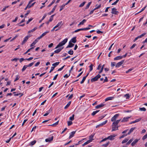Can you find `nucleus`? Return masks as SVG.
Returning a JSON list of instances; mask_svg holds the SVG:
<instances>
[{
	"mask_svg": "<svg viewBox=\"0 0 147 147\" xmlns=\"http://www.w3.org/2000/svg\"><path fill=\"white\" fill-rule=\"evenodd\" d=\"M119 116V114H116L111 119V121L113 122L112 125V131L118 129V123L119 122V120L117 119Z\"/></svg>",
	"mask_w": 147,
	"mask_h": 147,
	"instance_id": "obj_1",
	"label": "nucleus"
},
{
	"mask_svg": "<svg viewBox=\"0 0 147 147\" xmlns=\"http://www.w3.org/2000/svg\"><path fill=\"white\" fill-rule=\"evenodd\" d=\"M67 39L65 38L63 41L60 42L55 48V49H56L59 48L58 49L55 50L54 51V53H59L63 48V47H61L64 45L67 42Z\"/></svg>",
	"mask_w": 147,
	"mask_h": 147,
	"instance_id": "obj_2",
	"label": "nucleus"
},
{
	"mask_svg": "<svg viewBox=\"0 0 147 147\" xmlns=\"http://www.w3.org/2000/svg\"><path fill=\"white\" fill-rule=\"evenodd\" d=\"M111 66L112 67L115 66L116 67H119V62L117 63L116 62H111Z\"/></svg>",
	"mask_w": 147,
	"mask_h": 147,
	"instance_id": "obj_3",
	"label": "nucleus"
},
{
	"mask_svg": "<svg viewBox=\"0 0 147 147\" xmlns=\"http://www.w3.org/2000/svg\"><path fill=\"white\" fill-rule=\"evenodd\" d=\"M100 77V76L99 74H98L97 76H95L94 78L91 79V81L92 82H93L95 81H97L98 79Z\"/></svg>",
	"mask_w": 147,
	"mask_h": 147,
	"instance_id": "obj_4",
	"label": "nucleus"
},
{
	"mask_svg": "<svg viewBox=\"0 0 147 147\" xmlns=\"http://www.w3.org/2000/svg\"><path fill=\"white\" fill-rule=\"evenodd\" d=\"M49 31H47L44 33H43L42 35L40 36L38 38V39H40L41 38H42V37L45 36L47 33H49Z\"/></svg>",
	"mask_w": 147,
	"mask_h": 147,
	"instance_id": "obj_5",
	"label": "nucleus"
},
{
	"mask_svg": "<svg viewBox=\"0 0 147 147\" xmlns=\"http://www.w3.org/2000/svg\"><path fill=\"white\" fill-rule=\"evenodd\" d=\"M30 37V36H26L24 38V40L22 41V45H23L24 44L27 40L28 39V38Z\"/></svg>",
	"mask_w": 147,
	"mask_h": 147,
	"instance_id": "obj_6",
	"label": "nucleus"
},
{
	"mask_svg": "<svg viewBox=\"0 0 147 147\" xmlns=\"http://www.w3.org/2000/svg\"><path fill=\"white\" fill-rule=\"evenodd\" d=\"M111 13L113 14H118V12L117 11V9L116 8H113L112 9Z\"/></svg>",
	"mask_w": 147,
	"mask_h": 147,
	"instance_id": "obj_7",
	"label": "nucleus"
},
{
	"mask_svg": "<svg viewBox=\"0 0 147 147\" xmlns=\"http://www.w3.org/2000/svg\"><path fill=\"white\" fill-rule=\"evenodd\" d=\"M131 117H124L123 119L121 120V122H127L128 120V119L130 118Z\"/></svg>",
	"mask_w": 147,
	"mask_h": 147,
	"instance_id": "obj_8",
	"label": "nucleus"
},
{
	"mask_svg": "<svg viewBox=\"0 0 147 147\" xmlns=\"http://www.w3.org/2000/svg\"><path fill=\"white\" fill-rule=\"evenodd\" d=\"M116 135L115 134L111 135L108 137H107L108 139H109L110 140H112L114 139V138L116 136Z\"/></svg>",
	"mask_w": 147,
	"mask_h": 147,
	"instance_id": "obj_9",
	"label": "nucleus"
},
{
	"mask_svg": "<svg viewBox=\"0 0 147 147\" xmlns=\"http://www.w3.org/2000/svg\"><path fill=\"white\" fill-rule=\"evenodd\" d=\"M39 40V39H38V38L35 39L34 41L30 45V46L32 47L33 46H34L35 44L38 41V40Z\"/></svg>",
	"mask_w": 147,
	"mask_h": 147,
	"instance_id": "obj_10",
	"label": "nucleus"
},
{
	"mask_svg": "<svg viewBox=\"0 0 147 147\" xmlns=\"http://www.w3.org/2000/svg\"><path fill=\"white\" fill-rule=\"evenodd\" d=\"M76 131H73L71 132L69 134V138L70 139L72 137H73L75 134Z\"/></svg>",
	"mask_w": 147,
	"mask_h": 147,
	"instance_id": "obj_11",
	"label": "nucleus"
},
{
	"mask_svg": "<svg viewBox=\"0 0 147 147\" xmlns=\"http://www.w3.org/2000/svg\"><path fill=\"white\" fill-rule=\"evenodd\" d=\"M63 24H62V22L61 21L59 22L57 24L56 26H55L56 28L58 27H59L60 28L62 26Z\"/></svg>",
	"mask_w": 147,
	"mask_h": 147,
	"instance_id": "obj_12",
	"label": "nucleus"
},
{
	"mask_svg": "<svg viewBox=\"0 0 147 147\" xmlns=\"http://www.w3.org/2000/svg\"><path fill=\"white\" fill-rule=\"evenodd\" d=\"M141 120V118H140L139 119H136L135 121L131 122L129 123V124H132V123H136V122L139 121Z\"/></svg>",
	"mask_w": 147,
	"mask_h": 147,
	"instance_id": "obj_13",
	"label": "nucleus"
},
{
	"mask_svg": "<svg viewBox=\"0 0 147 147\" xmlns=\"http://www.w3.org/2000/svg\"><path fill=\"white\" fill-rule=\"evenodd\" d=\"M53 136H52L51 138H49L45 139V141L46 142H49L52 141L53 140Z\"/></svg>",
	"mask_w": 147,
	"mask_h": 147,
	"instance_id": "obj_14",
	"label": "nucleus"
},
{
	"mask_svg": "<svg viewBox=\"0 0 147 147\" xmlns=\"http://www.w3.org/2000/svg\"><path fill=\"white\" fill-rule=\"evenodd\" d=\"M52 111V109H50L49 110L47 111L45 114L43 116H47Z\"/></svg>",
	"mask_w": 147,
	"mask_h": 147,
	"instance_id": "obj_15",
	"label": "nucleus"
},
{
	"mask_svg": "<svg viewBox=\"0 0 147 147\" xmlns=\"http://www.w3.org/2000/svg\"><path fill=\"white\" fill-rule=\"evenodd\" d=\"M114 98V97H107V98H106L105 99V101H107L109 100H113Z\"/></svg>",
	"mask_w": 147,
	"mask_h": 147,
	"instance_id": "obj_16",
	"label": "nucleus"
},
{
	"mask_svg": "<svg viewBox=\"0 0 147 147\" xmlns=\"http://www.w3.org/2000/svg\"><path fill=\"white\" fill-rule=\"evenodd\" d=\"M138 140L136 139H135L131 144V145L132 146H134L135 144L138 142Z\"/></svg>",
	"mask_w": 147,
	"mask_h": 147,
	"instance_id": "obj_17",
	"label": "nucleus"
},
{
	"mask_svg": "<svg viewBox=\"0 0 147 147\" xmlns=\"http://www.w3.org/2000/svg\"><path fill=\"white\" fill-rule=\"evenodd\" d=\"M57 7V5H56L52 9V11H51V12H50V13H49V15H50L51 14V13H53L54 12V11H55V9Z\"/></svg>",
	"mask_w": 147,
	"mask_h": 147,
	"instance_id": "obj_18",
	"label": "nucleus"
},
{
	"mask_svg": "<svg viewBox=\"0 0 147 147\" xmlns=\"http://www.w3.org/2000/svg\"><path fill=\"white\" fill-rule=\"evenodd\" d=\"M74 45V44L71 43V42H69V45L67 47V48L68 47H72Z\"/></svg>",
	"mask_w": 147,
	"mask_h": 147,
	"instance_id": "obj_19",
	"label": "nucleus"
},
{
	"mask_svg": "<svg viewBox=\"0 0 147 147\" xmlns=\"http://www.w3.org/2000/svg\"><path fill=\"white\" fill-rule=\"evenodd\" d=\"M104 106V104L102 103L99 105H98L96 107V109H98Z\"/></svg>",
	"mask_w": 147,
	"mask_h": 147,
	"instance_id": "obj_20",
	"label": "nucleus"
},
{
	"mask_svg": "<svg viewBox=\"0 0 147 147\" xmlns=\"http://www.w3.org/2000/svg\"><path fill=\"white\" fill-rule=\"evenodd\" d=\"M76 38L74 37L73 38H72L71 40H70V41L69 42H73V43H75L76 42Z\"/></svg>",
	"mask_w": 147,
	"mask_h": 147,
	"instance_id": "obj_21",
	"label": "nucleus"
},
{
	"mask_svg": "<svg viewBox=\"0 0 147 147\" xmlns=\"http://www.w3.org/2000/svg\"><path fill=\"white\" fill-rule=\"evenodd\" d=\"M91 142V140H88L85 142L82 145V146H85L87 144H88L89 143H90Z\"/></svg>",
	"mask_w": 147,
	"mask_h": 147,
	"instance_id": "obj_22",
	"label": "nucleus"
},
{
	"mask_svg": "<svg viewBox=\"0 0 147 147\" xmlns=\"http://www.w3.org/2000/svg\"><path fill=\"white\" fill-rule=\"evenodd\" d=\"M136 129V127H133V128H131L130 130L128 132V133L127 134L129 135L131 133H132L134 130Z\"/></svg>",
	"mask_w": 147,
	"mask_h": 147,
	"instance_id": "obj_23",
	"label": "nucleus"
},
{
	"mask_svg": "<svg viewBox=\"0 0 147 147\" xmlns=\"http://www.w3.org/2000/svg\"><path fill=\"white\" fill-rule=\"evenodd\" d=\"M37 28V27H34L33 29H32L31 30H29L28 31V33H29L31 32H33Z\"/></svg>",
	"mask_w": 147,
	"mask_h": 147,
	"instance_id": "obj_24",
	"label": "nucleus"
},
{
	"mask_svg": "<svg viewBox=\"0 0 147 147\" xmlns=\"http://www.w3.org/2000/svg\"><path fill=\"white\" fill-rule=\"evenodd\" d=\"M71 103V102L69 101V102L67 104V105H66V106L65 107L64 109H67L70 105Z\"/></svg>",
	"mask_w": 147,
	"mask_h": 147,
	"instance_id": "obj_25",
	"label": "nucleus"
},
{
	"mask_svg": "<svg viewBox=\"0 0 147 147\" xmlns=\"http://www.w3.org/2000/svg\"><path fill=\"white\" fill-rule=\"evenodd\" d=\"M47 16V14H45L44 16H43L42 18V19L41 20H40L39 21V23H41L42 21L45 19V18L46 17V16Z\"/></svg>",
	"mask_w": 147,
	"mask_h": 147,
	"instance_id": "obj_26",
	"label": "nucleus"
},
{
	"mask_svg": "<svg viewBox=\"0 0 147 147\" xmlns=\"http://www.w3.org/2000/svg\"><path fill=\"white\" fill-rule=\"evenodd\" d=\"M36 141L35 140H34L32 142H31L30 144V145L31 146H33L34 144H35V143H36Z\"/></svg>",
	"mask_w": 147,
	"mask_h": 147,
	"instance_id": "obj_27",
	"label": "nucleus"
},
{
	"mask_svg": "<svg viewBox=\"0 0 147 147\" xmlns=\"http://www.w3.org/2000/svg\"><path fill=\"white\" fill-rule=\"evenodd\" d=\"M94 136V135H91L89 137V138L90 139L89 140H91V142H92V140H93V138Z\"/></svg>",
	"mask_w": 147,
	"mask_h": 147,
	"instance_id": "obj_28",
	"label": "nucleus"
},
{
	"mask_svg": "<svg viewBox=\"0 0 147 147\" xmlns=\"http://www.w3.org/2000/svg\"><path fill=\"white\" fill-rule=\"evenodd\" d=\"M99 111V110H97L95 111H94L93 112V113H92V115L93 116L95 115L96 113L98 112Z\"/></svg>",
	"mask_w": 147,
	"mask_h": 147,
	"instance_id": "obj_29",
	"label": "nucleus"
},
{
	"mask_svg": "<svg viewBox=\"0 0 147 147\" xmlns=\"http://www.w3.org/2000/svg\"><path fill=\"white\" fill-rule=\"evenodd\" d=\"M91 3V2H89L88 3V4L86 6V7L85 9H88L89 8L90 5Z\"/></svg>",
	"mask_w": 147,
	"mask_h": 147,
	"instance_id": "obj_30",
	"label": "nucleus"
},
{
	"mask_svg": "<svg viewBox=\"0 0 147 147\" xmlns=\"http://www.w3.org/2000/svg\"><path fill=\"white\" fill-rule=\"evenodd\" d=\"M124 96L126 97V99H128L130 97L129 95V94H126L124 95Z\"/></svg>",
	"mask_w": 147,
	"mask_h": 147,
	"instance_id": "obj_31",
	"label": "nucleus"
},
{
	"mask_svg": "<svg viewBox=\"0 0 147 147\" xmlns=\"http://www.w3.org/2000/svg\"><path fill=\"white\" fill-rule=\"evenodd\" d=\"M146 7H147V6L146 5L144 8H143L142 9V10L141 11H140L139 12H138L137 13H136V15L139 14V13H141V12H142V11H143L146 8Z\"/></svg>",
	"mask_w": 147,
	"mask_h": 147,
	"instance_id": "obj_32",
	"label": "nucleus"
},
{
	"mask_svg": "<svg viewBox=\"0 0 147 147\" xmlns=\"http://www.w3.org/2000/svg\"><path fill=\"white\" fill-rule=\"evenodd\" d=\"M86 20L85 19L83 20L82 21L80 22V24H81V25H83L84 23L86 22Z\"/></svg>",
	"mask_w": 147,
	"mask_h": 147,
	"instance_id": "obj_33",
	"label": "nucleus"
},
{
	"mask_svg": "<svg viewBox=\"0 0 147 147\" xmlns=\"http://www.w3.org/2000/svg\"><path fill=\"white\" fill-rule=\"evenodd\" d=\"M104 66H105V65L104 64L103 65H102V67H101V70L99 72V74H100V73H102V71L103 70L104 68Z\"/></svg>",
	"mask_w": 147,
	"mask_h": 147,
	"instance_id": "obj_34",
	"label": "nucleus"
},
{
	"mask_svg": "<svg viewBox=\"0 0 147 147\" xmlns=\"http://www.w3.org/2000/svg\"><path fill=\"white\" fill-rule=\"evenodd\" d=\"M59 62H56L53 64H52V66H54V67H55L56 66H57V65H59Z\"/></svg>",
	"mask_w": 147,
	"mask_h": 147,
	"instance_id": "obj_35",
	"label": "nucleus"
},
{
	"mask_svg": "<svg viewBox=\"0 0 147 147\" xmlns=\"http://www.w3.org/2000/svg\"><path fill=\"white\" fill-rule=\"evenodd\" d=\"M86 79V77H84L83 78L82 80V81L80 82L81 84H83Z\"/></svg>",
	"mask_w": 147,
	"mask_h": 147,
	"instance_id": "obj_36",
	"label": "nucleus"
},
{
	"mask_svg": "<svg viewBox=\"0 0 147 147\" xmlns=\"http://www.w3.org/2000/svg\"><path fill=\"white\" fill-rule=\"evenodd\" d=\"M124 61V60L120 61V68H123L124 67V66H123V65L121 66V65L123 63Z\"/></svg>",
	"mask_w": 147,
	"mask_h": 147,
	"instance_id": "obj_37",
	"label": "nucleus"
},
{
	"mask_svg": "<svg viewBox=\"0 0 147 147\" xmlns=\"http://www.w3.org/2000/svg\"><path fill=\"white\" fill-rule=\"evenodd\" d=\"M27 67L28 66L27 65H24L22 69V71H24Z\"/></svg>",
	"mask_w": 147,
	"mask_h": 147,
	"instance_id": "obj_38",
	"label": "nucleus"
},
{
	"mask_svg": "<svg viewBox=\"0 0 147 147\" xmlns=\"http://www.w3.org/2000/svg\"><path fill=\"white\" fill-rule=\"evenodd\" d=\"M73 53L74 52L72 50H70L68 52V53L70 55H72L73 54Z\"/></svg>",
	"mask_w": 147,
	"mask_h": 147,
	"instance_id": "obj_39",
	"label": "nucleus"
},
{
	"mask_svg": "<svg viewBox=\"0 0 147 147\" xmlns=\"http://www.w3.org/2000/svg\"><path fill=\"white\" fill-rule=\"evenodd\" d=\"M65 5H63L61 6L60 7V11H61L64 8Z\"/></svg>",
	"mask_w": 147,
	"mask_h": 147,
	"instance_id": "obj_40",
	"label": "nucleus"
},
{
	"mask_svg": "<svg viewBox=\"0 0 147 147\" xmlns=\"http://www.w3.org/2000/svg\"><path fill=\"white\" fill-rule=\"evenodd\" d=\"M86 3L85 2H84L83 3H82L79 6V7H82L84 6L85 4Z\"/></svg>",
	"mask_w": 147,
	"mask_h": 147,
	"instance_id": "obj_41",
	"label": "nucleus"
},
{
	"mask_svg": "<svg viewBox=\"0 0 147 147\" xmlns=\"http://www.w3.org/2000/svg\"><path fill=\"white\" fill-rule=\"evenodd\" d=\"M133 139H131L130 140H129L128 142H127L126 143V145H129V144L133 140Z\"/></svg>",
	"mask_w": 147,
	"mask_h": 147,
	"instance_id": "obj_42",
	"label": "nucleus"
},
{
	"mask_svg": "<svg viewBox=\"0 0 147 147\" xmlns=\"http://www.w3.org/2000/svg\"><path fill=\"white\" fill-rule=\"evenodd\" d=\"M74 114L71 117H69V119L71 121L73 120L74 119Z\"/></svg>",
	"mask_w": 147,
	"mask_h": 147,
	"instance_id": "obj_43",
	"label": "nucleus"
},
{
	"mask_svg": "<svg viewBox=\"0 0 147 147\" xmlns=\"http://www.w3.org/2000/svg\"><path fill=\"white\" fill-rule=\"evenodd\" d=\"M128 140V139L126 138L124 140H123L122 142V144L125 143Z\"/></svg>",
	"mask_w": 147,
	"mask_h": 147,
	"instance_id": "obj_44",
	"label": "nucleus"
},
{
	"mask_svg": "<svg viewBox=\"0 0 147 147\" xmlns=\"http://www.w3.org/2000/svg\"><path fill=\"white\" fill-rule=\"evenodd\" d=\"M140 110L141 111H145L146 110V109L144 107L140 108Z\"/></svg>",
	"mask_w": 147,
	"mask_h": 147,
	"instance_id": "obj_45",
	"label": "nucleus"
},
{
	"mask_svg": "<svg viewBox=\"0 0 147 147\" xmlns=\"http://www.w3.org/2000/svg\"><path fill=\"white\" fill-rule=\"evenodd\" d=\"M109 144V142H108L106 143V144H103L102 145V146H103V147H106Z\"/></svg>",
	"mask_w": 147,
	"mask_h": 147,
	"instance_id": "obj_46",
	"label": "nucleus"
},
{
	"mask_svg": "<svg viewBox=\"0 0 147 147\" xmlns=\"http://www.w3.org/2000/svg\"><path fill=\"white\" fill-rule=\"evenodd\" d=\"M147 138V133L142 138V139L144 140Z\"/></svg>",
	"mask_w": 147,
	"mask_h": 147,
	"instance_id": "obj_47",
	"label": "nucleus"
},
{
	"mask_svg": "<svg viewBox=\"0 0 147 147\" xmlns=\"http://www.w3.org/2000/svg\"><path fill=\"white\" fill-rule=\"evenodd\" d=\"M55 0H53L51 3L48 5V7H50L53 3H55Z\"/></svg>",
	"mask_w": 147,
	"mask_h": 147,
	"instance_id": "obj_48",
	"label": "nucleus"
},
{
	"mask_svg": "<svg viewBox=\"0 0 147 147\" xmlns=\"http://www.w3.org/2000/svg\"><path fill=\"white\" fill-rule=\"evenodd\" d=\"M146 34V33H143L141 35H140L139 36L140 38H141L142 37L144 36Z\"/></svg>",
	"mask_w": 147,
	"mask_h": 147,
	"instance_id": "obj_49",
	"label": "nucleus"
},
{
	"mask_svg": "<svg viewBox=\"0 0 147 147\" xmlns=\"http://www.w3.org/2000/svg\"><path fill=\"white\" fill-rule=\"evenodd\" d=\"M72 122L71 121H68L67 122V125H68L69 126L71 125H72Z\"/></svg>",
	"mask_w": 147,
	"mask_h": 147,
	"instance_id": "obj_50",
	"label": "nucleus"
},
{
	"mask_svg": "<svg viewBox=\"0 0 147 147\" xmlns=\"http://www.w3.org/2000/svg\"><path fill=\"white\" fill-rule=\"evenodd\" d=\"M9 7V6H5L4 7V8H3V9L1 11H5V10L7 8Z\"/></svg>",
	"mask_w": 147,
	"mask_h": 147,
	"instance_id": "obj_51",
	"label": "nucleus"
},
{
	"mask_svg": "<svg viewBox=\"0 0 147 147\" xmlns=\"http://www.w3.org/2000/svg\"><path fill=\"white\" fill-rule=\"evenodd\" d=\"M58 122H59V121H58L57 122L51 125L52 126H54L57 125L58 124Z\"/></svg>",
	"mask_w": 147,
	"mask_h": 147,
	"instance_id": "obj_52",
	"label": "nucleus"
},
{
	"mask_svg": "<svg viewBox=\"0 0 147 147\" xmlns=\"http://www.w3.org/2000/svg\"><path fill=\"white\" fill-rule=\"evenodd\" d=\"M100 7H101V5H100L98 7H96L95 8H94V10L95 11L96 10L99 8H100Z\"/></svg>",
	"mask_w": 147,
	"mask_h": 147,
	"instance_id": "obj_53",
	"label": "nucleus"
},
{
	"mask_svg": "<svg viewBox=\"0 0 147 147\" xmlns=\"http://www.w3.org/2000/svg\"><path fill=\"white\" fill-rule=\"evenodd\" d=\"M19 78V76L18 75H16V78L14 81V82H16V81H17V80H18Z\"/></svg>",
	"mask_w": 147,
	"mask_h": 147,
	"instance_id": "obj_54",
	"label": "nucleus"
},
{
	"mask_svg": "<svg viewBox=\"0 0 147 147\" xmlns=\"http://www.w3.org/2000/svg\"><path fill=\"white\" fill-rule=\"evenodd\" d=\"M33 18H31L30 19H29L28 21L27 22L26 24H28L30 21H31L32 20Z\"/></svg>",
	"mask_w": 147,
	"mask_h": 147,
	"instance_id": "obj_55",
	"label": "nucleus"
},
{
	"mask_svg": "<svg viewBox=\"0 0 147 147\" xmlns=\"http://www.w3.org/2000/svg\"><path fill=\"white\" fill-rule=\"evenodd\" d=\"M34 63V62H32L29 64L28 65H27L28 67H30L32 66Z\"/></svg>",
	"mask_w": 147,
	"mask_h": 147,
	"instance_id": "obj_56",
	"label": "nucleus"
},
{
	"mask_svg": "<svg viewBox=\"0 0 147 147\" xmlns=\"http://www.w3.org/2000/svg\"><path fill=\"white\" fill-rule=\"evenodd\" d=\"M127 53H126L124 55L122 56H120V59L122 58L123 57H126V56L127 55Z\"/></svg>",
	"mask_w": 147,
	"mask_h": 147,
	"instance_id": "obj_57",
	"label": "nucleus"
},
{
	"mask_svg": "<svg viewBox=\"0 0 147 147\" xmlns=\"http://www.w3.org/2000/svg\"><path fill=\"white\" fill-rule=\"evenodd\" d=\"M119 56H117L114 58L115 60H119Z\"/></svg>",
	"mask_w": 147,
	"mask_h": 147,
	"instance_id": "obj_58",
	"label": "nucleus"
},
{
	"mask_svg": "<svg viewBox=\"0 0 147 147\" xmlns=\"http://www.w3.org/2000/svg\"><path fill=\"white\" fill-rule=\"evenodd\" d=\"M136 45V44H134L130 48L131 49H132L133 48H134L135 47Z\"/></svg>",
	"mask_w": 147,
	"mask_h": 147,
	"instance_id": "obj_59",
	"label": "nucleus"
},
{
	"mask_svg": "<svg viewBox=\"0 0 147 147\" xmlns=\"http://www.w3.org/2000/svg\"><path fill=\"white\" fill-rule=\"evenodd\" d=\"M93 65L92 64H91L90 66L89 67L90 68V71H91L93 69Z\"/></svg>",
	"mask_w": 147,
	"mask_h": 147,
	"instance_id": "obj_60",
	"label": "nucleus"
},
{
	"mask_svg": "<svg viewBox=\"0 0 147 147\" xmlns=\"http://www.w3.org/2000/svg\"><path fill=\"white\" fill-rule=\"evenodd\" d=\"M18 59H18V58H14L13 59H11V61H17V60Z\"/></svg>",
	"mask_w": 147,
	"mask_h": 147,
	"instance_id": "obj_61",
	"label": "nucleus"
},
{
	"mask_svg": "<svg viewBox=\"0 0 147 147\" xmlns=\"http://www.w3.org/2000/svg\"><path fill=\"white\" fill-rule=\"evenodd\" d=\"M18 37V35H16L12 39H11L10 40V41H13V40L15 39L17 37Z\"/></svg>",
	"mask_w": 147,
	"mask_h": 147,
	"instance_id": "obj_62",
	"label": "nucleus"
},
{
	"mask_svg": "<svg viewBox=\"0 0 147 147\" xmlns=\"http://www.w3.org/2000/svg\"><path fill=\"white\" fill-rule=\"evenodd\" d=\"M28 119H26L24 120V121L22 124V126H23L24 125V123H26V122L27 121Z\"/></svg>",
	"mask_w": 147,
	"mask_h": 147,
	"instance_id": "obj_63",
	"label": "nucleus"
},
{
	"mask_svg": "<svg viewBox=\"0 0 147 147\" xmlns=\"http://www.w3.org/2000/svg\"><path fill=\"white\" fill-rule=\"evenodd\" d=\"M53 43H51L50 44H49L48 45V47L49 48H51V47L53 46Z\"/></svg>",
	"mask_w": 147,
	"mask_h": 147,
	"instance_id": "obj_64",
	"label": "nucleus"
}]
</instances>
